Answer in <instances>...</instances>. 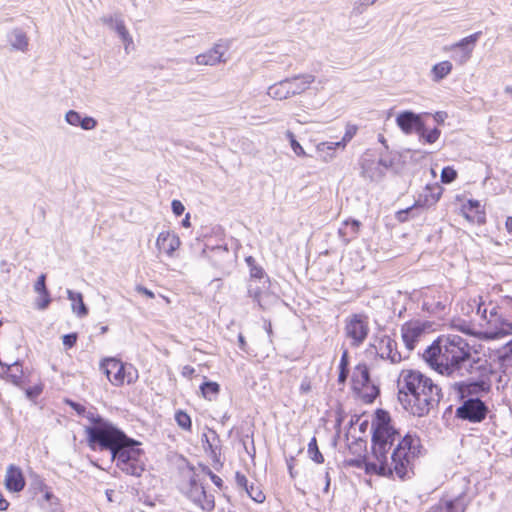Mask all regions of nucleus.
I'll use <instances>...</instances> for the list:
<instances>
[{"label":"nucleus","mask_w":512,"mask_h":512,"mask_svg":"<svg viewBox=\"0 0 512 512\" xmlns=\"http://www.w3.org/2000/svg\"><path fill=\"white\" fill-rule=\"evenodd\" d=\"M371 427L372 452L364 460L365 472L383 477L395 475L401 480L411 478L422 449L420 438L409 433L401 437L389 413L382 409L377 410Z\"/></svg>","instance_id":"1"},{"label":"nucleus","mask_w":512,"mask_h":512,"mask_svg":"<svg viewBox=\"0 0 512 512\" xmlns=\"http://www.w3.org/2000/svg\"><path fill=\"white\" fill-rule=\"evenodd\" d=\"M83 417L92 424L85 427L90 447L98 445L101 450H109L112 460L116 461L117 467L122 472L131 476H141L145 470V464L142 459L143 450L136 447L139 443L102 418L94 409H85Z\"/></svg>","instance_id":"2"},{"label":"nucleus","mask_w":512,"mask_h":512,"mask_svg":"<svg viewBox=\"0 0 512 512\" xmlns=\"http://www.w3.org/2000/svg\"><path fill=\"white\" fill-rule=\"evenodd\" d=\"M425 361L441 375L462 378L486 372V359L474 351L463 337L456 334L440 336L423 353Z\"/></svg>","instance_id":"3"},{"label":"nucleus","mask_w":512,"mask_h":512,"mask_svg":"<svg viewBox=\"0 0 512 512\" xmlns=\"http://www.w3.org/2000/svg\"><path fill=\"white\" fill-rule=\"evenodd\" d=\"M398 399L415 416L427 415L441 398V388L419 370H402L397 381Z\"/></svg>","instance_id":"4"},{"label":"nucleus","mask_w":512,"mask_h":512,"mask_svg":"<svg viewBox=\"0 0 512 512\" xmlns=\"http://www.w3.org/2000/svg\"><path fill=\"white\" fill-rule=\"evenodd\" d=\"M498 309L492 302L485 304L479 314L481 329L476 333L477 339L487 341L512 334V323L500 315Z\"/></svg>","instance_id":"5"},{"label":"nucleus","mask_w":512,"mask_h":512,"mask_svg":"<svg viewBox=\"0 0 512 512\" xmlns=\"http://www.w3.org/2000/svg\"><path fill=\"white\" fill-rule=\"evenodd\" d=\"M315 81L312 74H299L280 80L267 89V95L274 100H285L305 92Z\"/></svg>","instance_id":"6"},{"label":"nucleus","mask_w":512,"mask_h":512,"mask_svg":"<svg viewBox=\"0 0 512 512\" xmlns=\"http://www.w3.org/2000/svg\"><path fill=\"white\" fill-rule=\"evenodd\" d=\"M100 366L110 383L117 387L124 383H135L139 377L138 370L132 364L123 363L116 358L104 359Z\"/></svg>","instance_id":"7"},{"label":"nucleus","mask_w":512,"mask_h":512,"mask_svg":"<svg viewBox=\"0 0 512 512\" xmlns=\"http://www.w3.org/2000/svg\"><path fill=\"white\" fill-rule=\"evenodd\" d=\"M490 374V367L486 361V372L482 375L475 376L474 374H467L463 378L467 381H459L454 383V388L458 392L460 398H476L482 393H487L490 390L488 376Z\"/></svg>","instance_id":"8"},{"label":"nucleus","mask_w":512,"mask_h":512,"mask_svg":"<svg viewBox=\"0 0 512 512\" xmlns=\"http://www.w3.org/2000/svg\"><path fill=\"white\" fill-rule=\"evenodd\" d=\"M181 489L193 503L203 510L211 511L214 509V497L206 493L203 483L195 472L191 471L187 483L183 484Z\"/></svg>","instance_id":"9"},{"label":"nucleus","mask_w":512,"mask_h":512,"mask_svg":"<svg viewBox=\"0 0 512 512\" xmlns=\"http://www.w3.org/2000/svg\"><path fill=\"white\" fill-rule=\"evenodd\" d=\"M344 333L353 347L361 346L369 334L368 317L364 314H352L345 319Z\"/></svg>","instance_id":"10"},{"label":"nucleus","mask_w":512,"mask_h":512,"mask_svg":"<svg viewBox=\"0 0 512 512\" xmlns=\"http://www.w3.org/2000/svg\"><path fill=\"white\" fill-rule=\"evenodd\" d=\"M481 34V31L475 32L454 44L444 46L443 51L451 52L452 59L456 63L463 65L471 58L474 47Z\"/></svg>","instance_id":"11"},{"label":"nucleus","mask_w":512,"mask_h":512,"mask_svg":"<svg viewBox=\"0 0 512 512\" xmlns=\"http://www.w3.org/2000/svg\"><path fill=\"white\" fill-rule=\"evenodd\" d=\"M353 387L362 393L366 402H373L379 394L376 386L370 384L369 370L366 364H358L352 375Z\"/></svg>","instance_id":"12"},{"label":"nucleus","mask_w":512,"mask_h":512,"mask_svg":"<svg viewBox=\"0 0 512 512\" xmlns=\"http://www.w3.org/2000/svg\"><path fill=\"white\" fill-rule=\"evenodd\" d=\"M488 413L486 404L476 398H468L456 409V417L472 423H478L485 419Z\"/></svg>","instance_id":"13"},{"label":"nucleus","mask_w":512,"mask_h":512,"mask_svg":"<svg viewBox=\"0 0 512 512\" xmlns=\"http://www.w3.org/2000/svg\"><path fill=\"white\" fill-rule=\"evenodd\" d=\"M449 303V297L439 290H430L423 296L422 307L432 314L442 313Z\"/></svg>","instance_id":"14"},{"label":"nucleus","mask_w":512,"mask_h":512,"mask_svg":"<svg viewBox=\"0 0 512 512\" xmlns=\"http://www.w3.org/2000/svg\"><path fill=\"white\" fill-rule=\"evenodd\" d=\"M424 334V326L420 322H407L401 327V336L406 348L411 351Z\"/></svg>","instance_id":"15"},{"label":"nucleus","mask_w":512,"mask_h":512,"mask_svg":"<svg viewBox=\"0 0 512 512\" xmlns=\"http://www.w3.org/2000/svg\"><path fill=\"white\" fill-rule=\"evenodd\" d=\"M396 123L405 134H411L414 131L418 134L423 125L421 117L412 111H404L398 114Z\"/></svg>","instance_id":"16"},{"label":"nucleus","mask_w":512,"mask_h":512,"mask_svg":"<svg viewBox=\"0 0 512 512\" xmlns=\"http://www.w3.org/2000/svg\"><path fill=\"white\" fill-rule=\"evenodd\" d=\"M180 243L179 237L170 231L160 232L156 240L157 248L170 257L179 248Z\"/></svg>","instance_id":"17"},{"label":"nucleus","mask_w":512,"mask_h":512,"mask_svg":"<svg viewBox=\"0 0 512 512\" xmlns=\"http://www.w3.org/2000/svg\"><path fill=\"white\" fill-rule=\"evenodd\" d=\"M378 353L381 358L390 360L391 363H399L403 357L397 350V343L390 337H383L379 342Z\"/></svg>","instance_id":"18"},{"label":"nucleus","mask_w":512,"mask_h":512,"mask_svg":"<svg viewBox=\"0 0 512 512\" xmlns=\"http://www.w3.org/2000/svg\"><path fill=\"white\" fill-rule=\"evenodd\" d=\"M225 49L221 44H215L210 50L199 54L195 57V63L198 65L214 66L218 63L225 62L223 55Z\"/></svg>","instance_id":"19"},{"label":"nucleus","mask_w":512,"mask_h":512,"mask_svg":"<svg viewBox=\"0 0 512 512\" xmlns=\"http://www.w3.org/2000/svg\"><path fill=\"white\" fill-rule=\"evenodd\" d=\"M203 254L208 257L212 264L217 268H222L226 260L230 257V253L226 245H206L203 249Z\"/></svg>","instance_id":"20"},{"label":"nucleus","mask_w":512,"mask_h":512,"mask_svg":"<svg viewBox=\"0 0 512 512\" xmlns=\"http://www.w3.org/2000/svg\"><path fill=\"white\" fill-rule=\"evenodd\" d=\"M5 485L9 491L20 492L25 486V479L21 469L15 465H9L5 476Z\"/></svg>","instance_id":"21"},{"label":"nucleus","mask_w":512,"mask_h":512,"mask_svg":"<svg viewBox=\"0 0 512 512\" xmlns=\"http://www.w3.org/2000/svg\"><path fill=\"white\" fill-rule=\"evenodd\" d=\"M0 365L3 368L2 378L12 383L15 386H21L23 383V368L19 361L12 364L3 363L0 360Z\"/></svg>","instance_id":"22"},{"label":"nucleus","mask_w":512,"mask_h":512,"mask_svg":"<svg viewBox=\"0 0 512 512\" xmlns=\"http://www.w3.org/2000/svg\"><path fill=\"white\" fill-rule=\"evenodd\" d=\"M65 120L72 126H80L84 130H92L97 126V121L90 116L82 117L79 112L69 110L65 115Z\"/></svg>","instance_id":"23"},{"label":"nucleus","mask_w":512,"mask_h":512,"mask_svg":"<svg viewBox=\"0 0 512 512\" xmlns=\"http://www.w3.org/2000/svg\"><path fill=\"white\" fill-rule=\"evenodd\" d=\"M102 21L118 33L125 45V50H128V47L133 43V40L126 29L123 20L120 18L104 17L102 18Z\"/></svg>","instance_id":"24"},{"label":"nucleus","mask_w":512,"mask_h":512,"mask_svg":"<svg viewBox=\"0 0 512 512\" xmlns=\"http://www.w3.org/2000/svg\"><path fill=\"white\" fill-rule=\"evenodd\" d=\"M466 506L464 497L458 496L452 500L440 501L431 508V512H464Z\"/></svg>","instance_id":"25"},{"label":"nucleus","mask_w":512,"mask_h":512,"mask_svg":"<svg viewBox=\"0 0 512 512\" xmlns=\"http://www.w3.org/2000/svg\"><path fill=\"white\" fill-rule=\"evenodd\" d=\"M7 38L12 49L21 52H26L28 50L29 39L22 29H13L12 31L9 32Z\"/></svg>","instance_id":"26"},{"label":"nucleus","mask_w":512,"mask_h":512,"mask_svg":"<svg viewBox=\"0 0 512 512\" xmlns=\"http://www.w3.org/2000/svg\"><path fill=\"white\" fill-rule=\"evenodd\" d=\"M360 222L358 220L345 221L338 229L339 237L342 239L344 244H348L350 241L355 239L360 230Z\"/></svg>","instance_id":"27"},{"label":"nucleus","mask_w":512,"mask_h":512,"mask_svg":"<svg viewBox=\"0 0 512 512\" xmlns=\"http://www.w3.org/2000/svg\"><path fill=\"white\" fill-rule=\"evenodd\" d=\"M66 294L68 299L71 301L72 311L80 318L87 316L88 308L83 301V295L80 292H74L73 290L67 289Z\"/></svg>","instance_id":"28"},{"label":"nucleus","mask_w":512,"mask_h":512,"mask_svg":"<svg viewBox=\"0 0 512 512\" xmlns=\"http://www.w3.org/2000/svg\"><path fill=\"white\" fill-rule=\"evenodd\" d=\"M463 213L465 217L471 221L477 223H483L485 221V214L480 211V203L478 201L469 200L468 204L463 207Z\"/></svg>","instance_id":"29"},{"label":"nucleus","mask_w":512,"mask_h":512,"mask_svg":"<svg viewBox=\"0 0 512 512\" xmlns=\"http://www.w3.org/2000/svg\"><path fill=\"white\" fill-rule=\"evenodd\" d=\"M452 63L448 60L433 65L431 69V77L434 82H439L449 75L452 71Z\"/></svg>","instance_id":"30"},{"label":"nucleus","mask_w":512,"mask_h":512,"mask_svg":"<svg viewBox=\"0 0 512 512\" xmlns=\"http://www.w3.org/2000/svg\"><path fill=\"white\" fill-rule=\"evenodd\" d=\"M485 304L481 296L469 298L462 304L461 311L465 315H470L476 311V314L479 315Z\"/></svg>","instance_id":"31"},{"label":"nucleus","mask_w":512,"mask_h":512,"mask_svg":"<svg viewBox=\"0 0 512 512\" xmlns=\"http://www.w3.org/2000/svg\"><path fill=\"white\" fill-rule=\"evenodd\" d=\"M307 453H308L309 458L313 462H315L317 464L324 463V456L322 455V453L320 452V450L318 448L317 440L315 437H313L310 440V442L308 443Z\"/></svg>","instance_id":"32"},{"label":"nucleus","mask_w":512,"mask_h":512,"mask_svg":"<svg viewBox=\"0 0 512 512\" xmlns=\"http://www.w3.org/2000/svg\"><path fill=\"white\" fill-rule=\"evenodd\" d=\"M452 327L455 328L456 330L460 331V332H463L467 335H471V336H474L476 337V333L478 332V330H475L471 323L467 322L466 320L464 319H454L452 321Z\"/></svg>","instance_id":"33"},{"label":"nucleus","mask_w":512,"mask_h":512,"mask_svg":"<svg viewBox=\"0 0 512 512\" xmlns=\"http://www.w3.org/2000/svg\"><path fill=\"white\" fill-rule=\"evenodd\" d=\"M202 395L211 400L213 396H216L220 391V386L216 382L206 381L200 386Z\"/></svg>","instance_id":"34"},{"label":"nucleus","mask_w":512,"mask_h":512,"mask_svg":"<svg viewBox=\"0 0 512 512\" xmlns=\"http://www.w3.org/2000/svg\"><path fill=\"white\" fill-rule=\"evenodd\" d=\"M421 128L422 129L420 131H418V135L421 139H424L425 142L432 144V143H435L439 139L441 131L438 128H434L430 131H427L424 124L422 125Z\"/></svg>","instance_id":"35"},{"label":"nucleus","mask_w":512,"mask_h":512,"mask_svg":"<svg viewBox=\"0 0 512 512\" xmlns=\"http://www.w3.org/2000/svg\"><path fill=\"white\" fill-rule=\"evenodd\" d=\"M246 262L248 266L250 267V280H253V282H256V280H261L264 278L265 272L262 269V267L257 266L255 264V260L253 257L249 256L246 258Z\"/></svg>","instance_id":"36"},{"label":"nucleus","mask_w":512,"mask_h":512,"mask_svg":"<svg viewBox=\"0 0 512 512\" xmlns=\"http://www.w3.org/2000/svg\"><path fill=\"white\" fill-rule=\"evenodd\" d=\"M253 280L249 281L248 284V295L253 298L260 308H264L261 300L262 290L258 285H254Z\"/></svg>","instance_id":"37"},{"label":"nucleus","mask_w":512,"mask_h":512,"mask_svg":"<svg viewBox=\"0 0 512 512\" xmlns=\"http://www.w3.org/2000/svg\"><path fill=\"white\" fill-rule=\"evenodd\" d=\"M245 492L252 500L257 503H262L265 500V495L263 492L259 489L258 486H254L253 483L248 486V489H246Z\"/></svg>","instance_id":"38"},{"label":"nucleus","mask_w":512,"mask_h":512,"mask_svg":"<svg viewBox=\"0 0 512 512\" xmlns=\"http://www.w3.org/2000/svg\"><path fill=\"white\" fill-rule=\"evenodd\" d=\"M175 420H176L177 424L184 430L191 429V419L187 413H185L181 410L177 411L175 414Z\"/></svg>","instance_id":"39"},{"label":"nucleus","mask_w":512,"mask_h":512,"mask_svg":"<svg viewBox=\"0 0 512 512\" xmlns=\"http://www.w3.org/2000/svg\"><path fill=\"white\" fill-rule=\"evenodd\" d=\"M346 145H342V139L337 142H321L316 145V151L318 153H324L325 148H330V150H335L336 148L344 149Z\"/></svg>","instance_id":"40"},{"label":"nucleus","mask_w":512,"mask_h":512,"mask_svg":"<svg viewBox=\"0 0 512 512\" xmlns=\"http://www.w3.org/2000/svg\"><path fill=\"white\" fill-rule=\"evenodd\" d=\"M457 177V172L450 166L444 167L441 172V181L449 184Z\"/></svg>","instance_id":"41"},{"label":"nucleus","mask_w":512,"mask_h":512,"mask_svg":"<svg viewBox=\"0 0 512 512\" xmlns=\"http://www.w3.org/2000/svg\"><path fill=\"white\" fill-rule=\"evenodd\" d=\"M358 127L354 124H347L345 133L342 137V145H347L356 135Z\"/></svg>","instance_id":"42"},{"label":"nucleus","mask_w":512,"mask_h":512,"mask_svg":"<svg viewBox=\"0 0 512 512\" xmlns=\"http://www.w3.org/2000/svg\"><path fill=\"white\" fill-rule=\"evenodd\" d=\"M46 275L45 274H41L35 285H34V290L35 292H37L38 294H46L47 292H49L46 288Z\"/></svg>","instance_id":"43"},{"label":"nucleus","mask_w":512,"mask_h":512,"mask_svg":"<svg viewBox=\"0 0 512 512\" xmlns=\"http://www.w3.org/2000/svg\"><path fill=\"white\" fill-rule=\"evenodd\" d=\"M376 165L374 162L364 161L362 163V175L371 180L375 179V172L372 171V166Z\"/></svg>","instance_id":"44"},{"label":"nucleus","mask_w":512,"mask_h":512,"mask_svg":"<svg viewBox=\"0 0 512 512\" xmlns=\"http://www.w3.org/2000/svg\"><path fill=\"white\" fill-rule=\"evenodd\" d=\"M210 435L212 437V439L210 440L209 439V436L208 435H205L206 437V442L208 444V447H209V450L211 451V454L216 457L217 454L219 453V449L218 447L214 444V441L218 439L217 437V434L215 433V431H210Z\"/></svg>","instance_id":"45"},{"label":"nucleus","mask_w":512,"mask_h":512,"mask_svg":"<svg viewBox=\"0 0 512 512\" xmlns=\"http://www.w3.org/2000/svg\"><path fill=\"white\" fill-rule=\"evenodd\" d=\"M40 295V298L37 300V308L40 309V310H44L46 309L50 302H51V299H50V295H49V292H47L46 294H39Z\"/></svg>","instance_id":"46"},{"label":"nucleus","mask_w":512,"mask_h":512,"mask_svg":"<svg viewBox=\"0 0 512 512\" xmlns=\"http://www.w3.org/2000/svg\"><path fill=\"white\" fill-rule=\"evenodd\" d=\"M378 0H359V2L356 4V6L354 7V11L357 13V14H361L364 12L365 8L370 6V5H373L374 3H376Z\"/></svg>","instance_id":"47"},{"label":"nucleus","mask_w":512,"mask_h":512,"mask_svg":"<svg viewBox=\"0 0 512 512\" xmlns=\"http://www.w3.org/2000/svg\"><path fill=\"white\" fill-rule=\"evenodd\" d=\"M235 480L236 484L239 488L243 489L244 491L248 489L249 483L246 476L240 472H236L235 474Z\"/></svg>","instance_id":"48"},{"label":"nucleus","mask_w":512,"mask_h":512,"mask_svg":"<svg viewBox=\"0 0 512 512\" xmlns=\"http://www.w3.org/2000/svg\"><path fill=\"white\" fill-rule=\"evenodd\" d=\"M512 357V340L508 342L504 347L499 356L501 361H506Z\"/></svg>","instance_id":"49"},{"label":"nucleus","mask_w":512,"mask_h":512,"mask_svg":"<svg viewBox=\"0 0 512 512\" xmlns=\"http://www.w3.org/2000/svg\"><path fill=\"white\" fill-rule=\"evenodd\" d=\"M63 345L66 348H72L76 341H77V334L76 333H70L63 336Z\"/></svg>","instance_id":"50"},{"label":"nucleus","mask_w":512,"mask_h":512,"mask_svg":"<svg viewBox=\"0 0 512 512\" xmlns=\"http://www.w3.org/2000/svg\"><path fill=\"white\" fill-rule=\"evenodd\" d=\"M290 145H291L293 152L297 156H299V157L306 156L305 150L303 149V147L299 144V142L297 140H292Z\"/></svg>","instance_id":"51"},{"label":"nucleus","mask_w":512,"mask_h":512,"mask_svg":"<svg viewBox=\"0 0 512 512\" xmlns=\"http://www.w3.org/2000/svg\"><path fill=\"white\" fill-rule=\"evenodd\" d=\"M171 206L172 211L176 216L182 215L185 210L184 205L179 200H173Z\"/></svg>","instance_id":"52"},{"label":"nucleus","mask_w":512,"mask_h":512,"mask_svg":"<svg viewBox=\"0 0 512 512\" xmlns=\"http://www.w3.org/2000/svg\"><path fill=\"white\" fill-rule=\"evenodd\" d=\"M42 392V388L40 386H34L26 389V396L29 399H34L38 397Z\"/></svg>","instance_id":"53"},{"label":"nucleus","mask_w":512,"mask_h":512,"mask_svg":"<svg viewBox=\"0 0 512 512\" xmlns=\"http://www.w3.org/2000/svg\"><path fill=\"white\" fill-rule=\"evenodd\" d=\"M300 392L302 394H307L311 391L312 389V386H311V382L308 378H304L300 384Z\"/></svg>","instance_id":"54"},{"label":"nucleus","mask_w":512,"mask_h":512,"mask_svg":"<svg viewBox=\"0 0 512 512\" xmlns=\"http://www.w3.org/2000/svg\"><path fill=\"white\" fill-rule=\"evenodd\" d=\"M67 403L77 412L78 415L83 416L85 413V407L74 401H67Z\"/></svg>","instance_id":"55"},{"label":"nucleus","mask_w":512,"mask_h":512,"mask_svg":"<svg viewBox=\"0 0 512 512\" xmlns=\"http://www.w3.org/2000/svg\"><path fill=\"white\" fill-rule=\"evenodd\" d=\"M207 474L210 476V479L211 481L217 486V487H221L222 486V479L215 475L209 468H206L205 469Z\"/></svg>","instance_id":"56"},{"label":"nucleus","mask_w":512,"mask_h":512,"mask_svg":"<svg viewBox=\"0 0 512 512\" xmlns=\"http://www.w3.org/2000/svg\"><path fill=\"white\" fill-rule=\"evenodd\" d=\"M136 290H137V292L145 295L148 298H154L155 297V294L151 290L147 289L146 287L137 286Z\"/></svg>","instance_id":"57"},{"label":"nucleus","mask_w":512,"mask_h":512,"mask_svg":"<svg viewBox=\"0 0 512 512\" xmlns=\"http://www.w3.org/2000/svg\"><path fill=\"white\" fill-rule=\"evenodd\" d=\"M339 368L348 369V352L347 351H344L341 356Z\"/></svg>","instance_id":"58"},{"label":"nucleus","mask_w":512,"mask_h":512,"mask_svg":"<svg viewBox=\"0 0 512 512\" xmlns=\"http://www.w3.org/2000/svg\"><path fill=\"white\" fill-rule=\"evenodd\" d=\"M349 370L340 368L339 376H338V382L344 383L348 377Z\"/></svg>","instance_id":"59"},{"label":"nucleus","mask_w":512,"mask_h":512,"mask_svg":"<svg viewBox=\"0 0 512 512\" xmlns=\"http://www.w3.org/2000/svg\"><path fill=\"white\" fill-rule=\"evenodd\" d=\"M330 469L331 468H326V472H325V487H324L325 493H328L329 487H330V482H331L330 472H329Z\"/></svg>","instance_id":"60"},{"label":"nucleus","mask_w":512,"mask_h":512,"mask_svg":"<svg viewBox=\"0 0 512 512\" xmlns=\"http://www.w3.org/2000/svg\"><path fill=\"white\" fill-rule=\"evenodd\" d=\"M238 344H239V348L242 351H247V343H246V340H245V338H244V336L242 334L238 335Z\"/></svg>","instance_id":"61"},{"label":"nucleus","mask_w":512,"mask_h":512,"mask_svg":"<svg viewBox=\"0 0 512 512\" xmlns=\"http://www.w3.org/2000/svg\"><path fill=\"white\" fill-rule=\"evenodd\" d=\"M332 151L333 150H330V148H325V152L324 153H319V154L320 155L325 154L323 156V160L327 162V161L331 160L334 157V154H333Z\"/></svg>","instance_id":"62"},{"label":"nucleus","mask_w":512,"mask_h":512,"mask_svg":"<svg viewBox=\"0 0 512 512\" xmlns=\"http://www.w3.org/2000/svg\"><path fill=\"white\" fill-rule=\"evenodd\" d=\"M9 506V503L7 500H5L2 495L0 494V511H5Z\"/></svg>","instance_id":"63"},{"label":"nucleus","mask_w":512,"mask_h":512,"mask_svg":"<svg viewBox=\"0 0 512 512\" xmlns=\"http://www.w3.org/2000/svg\"><path fill=\"white\" fill-rule=\"evenodd\" d=\"M194 371H195V370H194V368H193V367H191V366H185V367L183 368V375H185V376H190V375H192V374L194 373Z\"/></svg>","instance_id":"64"}]
</instances>
